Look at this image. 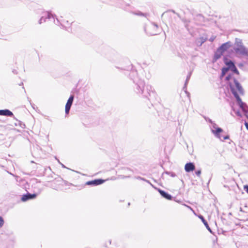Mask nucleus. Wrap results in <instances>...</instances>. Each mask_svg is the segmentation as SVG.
<instances>
[{
	"label": "nucleus",
	"mask_w": 248,
	"mask_h": 248,
	"mask_svg": "<svg viewBox=\"0 0 248 248\" xmlns=\"http://www.w3.org/2000/svg\"><path fill=\"white\" fill-rule=\"evenodd\" d=\"M130 71L129 73V77L134 83V90L135 92L139 95H141L143 98H148L149 100L151 101L152 96L155 97V93L152 90V87L150 85H147L145 86L144 81L139 78L137 71L133 68L132 64L128 67L130 68Z\"/></svg>",
	"instance_id": "nucleus-1"
},
{
	"label": "nucleus",
	"mask_w": 248,
	"mask_h": 248,
	"mask_svg": "<svg viewBox=\"0 0 248 248\" xmlns=\"http://www.w3.org/2000/svg\"><path fill=\"white\" fill-rule=\"evenodd\" d=\"M56 16L55 15H53L50 12H44L42 14V16L39 20L38 21V23L39 24H41L43 22H46V19H53L54 20V23L58 25L59 23H60L62 26H63L62 23L60 22L58 18H56V21L55 20V17Z\"/></svg>",
	"instance_id": "nucleus-2"
},
{
	"label": "nucleus",
	"mask_w": 248,
	"mask_h": 248,
	"mask_svg": "<svg viewBox=\"0 0 248 248\" xmlns=\"http://www.w3.org/2000/svg\"><path fill=\"white\" fill-rule=\"evenodd\" d=\"M212 126L211 127V131L214 134L215 137L220 140H221V135L220 133L223 132V129L217 126V124L214 123L211 124Z\"/></svg>",
	"instance_id": "nucleus-3"
},
{
	"label": "nucleus",
	"mask_w": 248,
	"mask_h": 248,
	"mask_svg": "<svg viewBox=\"0 0 248 248\" xmlns=\"http://www.w3.org/2000/svg\"><path fill=\"white\" fill-rule=\"evenodd\" d=\"M233 50L237 54L248 57V49L244 45H239L237 47H233Z\"/></svg>",
	"instance_id": "nucleus-4"
},
{
	"label": "nucleus",
	"mask_w": 248,
	"mask_h": 248,
	"mask_svg": "<svg viewBox=\"0 0 248 248\" xmlns=\"http://www.w3.org/2000/svg\"><path fill=\"white\" fill-rule=\"evenodd\" d=\"M105 182V180L101 178L96 179L93 180L87 181L86 185L91 186H96L103 184Z\"/></svg>",
	"instance_id": "nucleus-5"
},
{
	"label": "nucleus",
	"mask_w": 248,
	"mask_h": 248,
	"mask_svg": "<svg viewBox=\"0 0 248 248\" xmlns=\"http://www.w3.org/2000/svg\"><path fill=\"white\" fill-rule=\"evenodd\" d=\"M37 194L36 193L31 194L28 192L22 195L21 200L22 202H26L29 200L35 199L37 197Z\"/></svg>",
	"instance_id": "nucleus-6"
},
{
	"label": "nucleus",
	"mask_w": 248,
	"mask_h": 248,
	"mask_svg": "<svg viewBox=\"0 0 248 248\" xmlns=\"http://www.w3.org/2000/svg\"><path fill=\"white\" fill-rule=\"evenodd\" d=\"M0 115L11 117H13L14 119H16L13 113L8 109H0Z\"/></svg>",
	"instance_id": "nucleus-7"
},
{
	"label": "nucleus",
	"mask_w": 248,
	"mask_h": 248,
	"mask_svg": "<svg viewBox=\"0 0 248 248\" xmlns=\"http://www.w3.org/2000/svg\"><path fill=\"white\" fill-rule=\"evenodd\" d=\"M232 45V44L230 41H228L225 43L222 44L218 48H219L220 50H221L223 53L227 51L230 47H231Z\"/></svg>",
	"instance_id": "nucleus-8"
},
{
	"label": "nucleus",
	"mask_w": 248,
	"mask_h": 248,
	"mask_svg": "<svg viewBox=\"0 0 248 248\" xmlns=\"http://www.w3.org/2000/svg\"><path fill=\"white\" fill-rule=\"evenodd\" d=\"M156 189L157 190V191H158V192L160 193V194L161 195V196L162 197L165 198L167 200H172V196L169 193L163 190L159 189V188H157Z\"/></svg>",
	"instance_id": "nucleus-9"
},
{
	"label": "nucleus",
	"mask_w": 248,
	"mask_h": 248,
	"mask_svg": "<svg viewBox=\"0 0 248 248\" xmlns=\"http://www.w3.org/2000/svg\"><path fill=\"white\" fill-rule=\"evenodd\" d=\"M195 169V165L193 162H188L185 166V170L186 172H190Z\"/></svg>",
	"instance_id": "nucleus-10"
},
{
	"label": "nucleus",
	"mask_w": 248,
	"mask_h": 248,
	"mask_svg": "<svg viewBox=\"0 0 248 248\" xmlns=\"http://www.w3.org/2000/svg\"><path fill=\"white\" fill-rule=\"evenodd\" d=\"M223 62L227 66V67H226L228 68L229 70H230L232 67L235 65L234 62L232 61L229 60L226 57H224Z\"/></svg>",
	"instance_id": "nucleus-11"
},
{
	"label": "nucleus",
	"mask_w": 248,
	"mask_h": 248,
	"mask_svg": "<svg viewBox=\"0 0 248 248\" xmlns=\"http://www.w3.org/2000/svg\"><path fill=\"white\" fill-rule=\"evenodd\" d=\"M223 54V52H222L221 50H220L219 48H217V50L215 52L214 57L213 59V62H215L219 58H220Z\"/></svg>",
	"instance_id": "nucleus-12"
},
{
	"label": "nucleus",
	"mask_w": 248,
	"mask_h": 248,
	"mask_svg": "<svg viewBox=\"0 0 248 248\" xmlns=\"http://www.w3.org/2000/svg\"><path fill=\"white\" fill-rule=\"evenodd\" d=\"M233 82L236 88H237L240 93L243 94L244 91L242 86L241 85L239 81L235 78H233Z\"/></svg>",
	"instance_id": "nucleus-13"
},
{
	"label": "nucleus",
	"mask_w": 248,
	"mask_h": 248,
	"mask_svg": "<svg viewBox=\"0 0 248 248\" xmlns=\"http://www.w3.org/2000/svg\"><path fill=\"white\" fill-rule=\"evenodd\" d=\"M239 107L244 112L245 117L248 119V106L245 103L244 105H240Z\"/></svg>",
	"instance_id": "nucleus-14"
},
{
	"label": "nucleus",
	"mask_w": 248,
	"mask_h": 248,
	"mask_svg": "<svg viewBox=\"0 0 248 248\" xmlns=\"http://www.w3.org/2000/svg\"><path fill=\"white\" fill-rule=\"evenodd\" d=\"M207 39V38L206 37H201L196 40L195 43L197 46H201L204 42L206 41Z\"/></svg>",
	"instance_id": "nucleus-15"
},
{
	"label": "nucleus",
	"mask_w": 248,
	"mask_h": 248,
	"mask_svg": "<svg viewBox=\"0 0 248 248\" xmlns=\"http://www.w3.org/2000/svg\"><path fill=\"white\" fill-rule=\"evenodd\" d=\"M228 85L229 86L231 92H232V94L233 95L235 98L237 97L238 96H239L237 91L235 89L234 86H233L231 82H229L228 83Z\"/></svg>",
	"instance_id": "nucleus-16"
},
{
	"label": "nucleus",
	"mask_w": 248,
	"mask_h": 248,
	"mask_svg": "<svg viewBox=\"0 0 248 248\" xmlns=\"http://www.w3.org/2000/svg\"><path fill=\"white\" fill-rule=\"evenodd\" d=\"M200 218L202 219V222L203 223L204 225L205 226L207 229L210 232H213L209 227L207 221L204 219V217L202 216L200 217Z\"/></svg>",
	"instance_id": "nucleus-17"
},
{
	"label": "nucleus",
	"mask_w": 248,
	"mask_h": 248,
	"mask_svg": "<svg viewBox=\"0 0 248 248\" xmlns=\"http://www.w3.org/2000/svg\"><path fill=\"white\" fill-rule=\"evenodd\" d=\"M72 104H73V103L72 102L67 101V103L65 105V112L66 114H69Z\"/></svg>",
	"instance_id": "nucleus-18"
},
{
	"label": "nucleus",
	"mask_w": 248,
	"mask_h": 248,
	"mask_svg": "<svg viewBox=\"0 0 248 248\" xmlns=\"http://www.w3.org/2000/svg\"><path fill=\"white\" fill-rule=\"evenodd\" d=\"M234 47H237L239 45H243L242 40L239 38H236L234 43Z\"/></svg>",
	"instance_id": "nucleus-19"
},
{
	"label": "nucleus",
	"mask_w": 248,
	"mask_h": 248,
	"mask_svg": "<svg viewBox=\"0 0 248 248\" xmlns=\"http://www.w3.org/2000/svg\"><path fill=\"white\" fill-rule=\"evenodd\" d=\"M134 15L139 16H146L148 14L146 13H143L140 11H137L136 12H134L132 13Z\"/></svg>",
	"instance_id": "nucleus-20"
},
{
	"label": "nucleus",
	"mask_w": 248,
	"mask_h": 248,
	"mask_svg": "<svg viewBox=\"0 0 248 248\" xmlns=\"http://www.w3.org/2000/svg\"><path fill=\"white\" fill-rule=\"evenodd\" d=\"M191 74H192V72H190L187 75L186 78V81H185V87L187 86V84H188V83L189 82V79L190 78V77H191Z\"/></svg>",
	"instance_id": "nucleus-21"
},
{
	"label": "nucleus",
	"mask_w": 248,
	"mask_h": 248,
	"mask_svg": "<svg viewBox=\"0 0 248 248\" xmlns=\"http://www.w3.org/2000/svg\"><path fill=\"white\" fill-rule=\"evenodd\" d=\"M15 120L16 121H17V122H18V123L15 124V125L16 126L19 125L20 127H21V128H23L25 127V124L23 122H22L18 120L16 118Z\"/></svg>",
	"instance_id": "nucleus-22"
},
{
	"label": "nucleus",
	"mask_w": 248,
	"mask_h": 248,
	"mask_svg": "<svg viewBox=\"0 0 248 248\" xmlns=\"http://www.w3.org/2000/svg\"><path fill=\"white\" fill-rule=\"evenodd\" d=\"M235 98H236V102H237V103L238 106L244 105L245 102H243L242 101V99H241V98H240V97L239 96H238Z\"/></svg>",
	"instance_id": "nucleus-23"
},
{
	"label": "nucleus",
	"mask_w": 248,
	"mask_h": 248,
	"mask_svg": "<svg viewBox=\"0 0 248 248\" xmlns=\"http://www.w3.org/2000/svg\"><path fill=\"white\" fill-rule=\"evenodd\" d=\"M229 70L226 67H223L221 69V77H223Z\"/></svg>",
	"instance_id": "nucleus-24"
},
{
	"label": "nucleus",
	"mask_w": 248,
	"mask_h": 248,
	"mask_svg": "<svg viewBox=\"0 0 248 248\" xmlns=\"http://www.w3.org/2000/svg\"><path fill=\"white\" fill-rule=\"evenodd\" d=\"M230 105H231V107H232V110L234 112H235V114H236V115H237V116H239V117H242V115H241V112H240V111H239V110H238L235 111V109H234V107H233V105H232V104H230Z\"/></svg>",
	"instance_id": "nucleus-25"
},
{
	"label": "nucleus",
	"mask_w": 248,
	"mask_h": 248,
	"mask_svg": "<svg viewBox=\"0 0 248 248\" xmlns=\"http://www.w3.org/2000/svg\"><path fill=\"white\" fill-rule=\"evenodd\" d=\"M230 70H231L233 73H234L236 75H238L239 74V71L238 70V69L235 65H234L233 67H232Z\"/></svg>",
	"instance_id": "nucleus-26"
},
{
	"label": "nucleus",
	"mask_w": 248,
	"mask_h": 248,
	"mask_svg": "<svg viewBox=\"0 0 248 248\" xmlns=\"http://www.w3.org/2000/svg\"><path fill=\"white\" fill-rule=\"evenodd\" d=\"M182 21L184 23L185 28L188 30V23H189V21L188 20H186V19H182Z\"/></svg>",
	"instance_id": "nucleus-27"
},
{
	"label": "nucleus",
	"mask_w": 248,
	"mask_h": 248,
	"mask_svg": "<svg viewBox=\"0 0 248 248\" xmlns=\"http://www.w3.org/2000/svg\"><path fill=\"white\" fill-rule=\"evenodd\" d=\"M163 173H166V174L169 175L172 177H174L176 176L175 173L172 171H166Z\"/></svg>",
	"instance_id": "nucleus-28"
},
{
	"label": "nucleus",
	"mask_w": 248,
	"mask_h": 248,
	"mask_svg": "<svg viewBox=\"0 0 248 248\" xmlns=\"http://www.w3.org/2000/svg\"><path fill=\"white\" fill-rule=\"evenodd\" d=\"M235 245H236V247L237 248H248V245L246 244H242V245H239L237 243H236Z\"/></svg>",
	"instance_id": "nucleus-29"
},
{
	"label": "nucleus",
	"mask_w": 248,
	"mask_h": 248,
	"mask_svg": "<svg viewBox=\"0 0 248 248\" xmlns=\"http://www.w3.org/2000/svg\"><path fill=\"white\" fill-rule=\"evenodd\" d=\"M74 99V95L73 94H72L70 96L69 98H68L67 101L73 103V101Z\"/></svg>",
	"instance_id": "nucleus-30"
},
{
	"label": "nucleus",
	"mask_w": 248,
	"mask_h": 248,
	"mask_svg": "<svg viewBox=\"0 0 248 248\" xmlns=\"http://www.w3.org/2000/svg\"><path fill=\"white\" fill-rule=\"evenodd\" d=\"M229 138H230V136L228 135H227L225 136H221V140L223 141L224 140H228L229 139Z\"/></svg>",
	"instance_id": "nucleus-31"
},
{
	"label": "nucleus",
	"mask_w": 248,
	"mask_h": 248,
	"mask_svg": "<svg viewBox=\"0 0 248 248\" xmlns=\"http://www.w3.org/2000/svg\"><path fill=\"white\" fill-rule=\"evenodd\" d=\"M232 78V75L231 74H229L225 77L226 81H229Z\"/></svg>",
	"instance_id": "nucleus-32"
},
{
	"label": "nucleus",
	"mask_w": 248,
	"mask_h": 248,
	"mask_svg": "<svg viewBox=\"0 0 248 248\" xmlns=\"http://www.w3.org/2000/svg\"><path fill=\"white\" fill-rule=\"evenodd\" d=\"M183 90L185 92L186 94L187 95V96L189 97L190 96L189 93L186 90V86L185 87V86L183 87Z\"/></svg>",
	"instance_id": "nucleus-33"
},
{
	"label": "nucleus",
	"mask_w": 248,
	"mask_h": 248,
	"mask_svg": "<svg viewBox=\"0 0 248 248\" xmlns=\"http://www.w3.org/2000/svg\"><path fill=\"white\" fill-rule=\"evenodd\" d=\"M204 119L207 122H208L210 124H212L213 122V121L208 117H204Z\"/></svg>",
	"instance_id": "nucleus-34"
},
{
	"label": "nucleus",
	"mask_w": 248,
	"mask_h": 248,
	"mask_svg": "<svg viewBox=\"0 0 248 248\" xmlns=\"http://www.w3.org/2000/svg\"><path fill=\"white\" fill-rule=\"evenodd\" d=\"M151 27L153 29H157L158 25L155 23H152Z\"/></svg>",
	"instance_id": "nucleus-35"
},
{
	"label": "nucleus",
	"mask_w": 248,
	"mask_h": 248,
	"mask_svg": "<svg viewBox=\"0 0 248 248\" xmlns=\"http://www.w3.org/2000/svg\"><path fill=\"white\" fill-rule=\"evenodd\" d=\"M201 170H196L195 172L196 175H197L198 177H200L201 174Z\"/></svg>",
	"instance_id": "nucleus-36"
},
{
	"label": "nucleus",
	"mask_w": 248,
	"mask_h": 248,
	"mask_svg": "<svg viewBox=\"0 0 248 248\" xmlns=\"http://www.w3.org/2000/svg\"><path fill=\"white\" fill-rule=\"evenodd\" d=\"M144 31L146 32L147 34H149L150 35H155L157 34L156 32H147L146 28H144Z\"/></svg>",
	"instance_id": "nucleus-37"
},
{
	"label": "nucleus",
	"mask_w": 248,
	"mask_h": 248,
	"mask_svg": "<svg viewBox=\"0 0 248 248\" xmlns=\"http://www.w3.org/2000/svg\"><path fill=\"white\" fill-rule=\"evenodd\" d=\"M4 224V220L3 218L0 216V228H1Z\"/></svg>",
	"instance_id": "nucleus-38"
},
{
	"label": "nucleus",
	"mask_w": 248,
	"mask_h": 248,
	"mask_svg": "<svg viewBox=\"0 0 248 248\" xmlns=\"http://www.w3.org/2000/svg\"><path fill=\"white\" fill-rule=\"evenodd\" d=\"M216 37L215 36L213 35L209 38V41L211 42H213L216 39Z\"/></svg>",
	"instance_id": "nucleus-39"
},
{
	"label": "nucleus",
	"mask_w": 248,
	"mask_h": 248,
	"mask_svg": "<svg viewBox=\"0 0 248 248\" xmlns=\"http://www.w3.org/2000/svg\"><path fill=\"white\" fill-rule=\"evenodd\" d=\"M244 189L248 194V185L244 186Z\"/></svg>",
	"instance_id": "nucleus-40"
},
{
	"label": "nucleus",
	"mask_w": 248,
	"mask_h": 248,
	"mask_svg": "<svg viewBox=\"0 0 248 248\" xmlns=\"http://www.w3.org/2000/svg\"><path fill=\"white\" fill-rule=\"evenodd\" d=\"M146 182L149 184L153 187L155 188V189H157V188L155 187L152 184V183L148 180H146Z\"/></svg>",
	"instance_id": "nucleus-41"
},
{
	"label": "nucleus",
	"mask_w": 248,
	"mask_h": 248,
	"mask_svg": "<svg viewBox=\"0 0 248 248\" xmlns=\"http://www.w3.org/2000/svg\"><path fill=\"white\" fill-rule=\"evenodd\" d=\"M28 100L29 101L32 107L34 108V106H35V105L34 104H32L31 103V100L29 99V98H28Z\"/></svg>",
	"instance_id": "nucleus-42"
},
{
	"label": "nucleus",
	"mask_w": 248,
	"mask_h": 248,
	"mask_svg": "<svg viewBox=\"0 0 248 248\" xmlns=\"http://www.w3.org/2000/svg\"><path fill=\"white\" fill-rule=\"evenodd\" d=\"M244 124H245V125L246 126V128L248 130V123L245 122V123H244Z\"/></svg>",
	"instance_id": "nucleus-43"
},
{
	"label": "nucleus",
	"mask_w": 248,
	"mask_h": 248,
	"mask_svg": "<svg viewBox=\"0 0 248 248\" xmlns=\"http://www.w3.org/2000/svg\"><path fill=\"white\" fill-rule=\"evenodd\" d=\"M57 160H58V161L59 162V163L60 164H61L62 167L63 168H66V167H65V166L63 164H62V163H61V162H60V161L58 159H57Z\"/></svg>",
	"instance_id": "nucleus-44"
},
{
	"label": "nucleus",
	"mask_w": 248,
	"mask_h": 248,
	"mask_svg": "<svg viewBox=\"0 0 248 248\" xmlns=\"http://www.w3.org/2000/svg\"><path fill=\"white\" fill-rule=\"evenodd\" d=\"M12 72L14 74H17V71L16 70V69H13L12 70Z\"/></svg>",
	"instance_id": "nucleus-45"
},
{
	"label": "nucleus",
	"mask_w": 248,
	"mask_h": 248,
	"mask_svg": "<svg viewBox=\"0 0 248 248\" xmlns=\"http://www.w3.org/2000/svg\"><path fill=\"white\" fill-rule=\"evenodd\" d=\"M136 179H138V180H141L142 179V177H140V176H137L136 177Z\"/></svg>",
	"instance_id": "nucleus-46"
},
{
	"label": "nucleus",
	"mask_w": 248,
	"mask_h": 248,
	"mask_svg": "<svg viewBox=\"0 0 248 248\" xmlns=\"http://www.w3.org/2000/svg\"><path fill=\"white\" fill-rule=\"evenodd\" d=\"M239 210H240V212H244V211L243 210L242 207H240Z\"/></svg>",
	"instance_id": "nucleus-47"
},
{
	"label": "nucleus",
	"mask_w": 248,
	"mask_h": 248,
	"mask_svg": "<svg viewBox=\"0 0 248 248\" xmlns=\"http://www.w3.org/2000/svg\"><path fill=\"white\" fill-rule=\"evenodd\" d=\"M141 180L146 182V179L142 177V179Z\"/></svg>",
	"instance_id": "nucleus-48"
},
{
	"label": "nucleus",
	"mask_w": 248,
	"mask_h": 248,
	"mask_svg": "<svg viewBox=\"0 0 248 248\" xmlns=\"http://www.w3.org/2000/svg\"><path fill=\"white\" fill-rule=\"evenodd\" d=\"M23 85V82H21L20 84H19V85H20V86H21V85Z\"/></svg>",
	"instance_id": "nucleus-49"
},
{
	"label": "nucleus",
	"mask_w": 248,
	"mask_h": 248,
	"mask_svg": "<svg viewBox=\"0 0 248 248\" xmlns=\"http://www.w3.org/2000/svg\"><path fill=\"white\" fill-rule=\"evenodd\" d=\"M222 232L224 233V232H226V231H223Z\"/></svg>",
	"instance_id": "nucleus-50"
},
{
	"label": "nucleus",
	"mask_w": 248,
	"mask_h": 248,
	"mask_svg": "<svg viewBox=\"0 0 248 248\" xmlns=\"http://www.w3.org/2000/svg\"><path fill=\"white\" fill-rule=\"evenodd\" d=\"M198 16H200V17H202V16H201V15H199Z\"/></svg>",
	"instance_id": "nucleus-51"
},
{
	"label": "nucleus",
	"mask_w": 248,
	"mask_h": 248,
	"mask_svg": "<svg viewBox=\"0 0 248 248\" xmlns=\"http://www.w3.org/2000/svg\"><path fill=\"white\" fill-rule=\"evenodd\" d=\"M23 89L24 90V91H25V92L26 91H25V88H24V87H23Z\"/></svg>",
	"instance_id": "nucleus-52"
},
{
	"label": "nucleus",
	"mask_w": 248,
	"mask_h": 248,
	"mask_svg": "<svg viewBox=\"0 0 248 248\" xmlns=\"http://www.w3.org/2000/svg\"><path fill=\"white\" fill-rule=\"evenodd\" d=\"M173 13H175V11L174 10H172Z\"/></svg>",
	"instance_id": "nucleus-53"
},
{
	"label": "nucleus",
	"mask_w": 248,
	"mask_h": 248,
	"mask_svg": "<svg viewBox=\"0 0 248 248\" xmlns=\"http://www.w3.org/2000/svg\"><path fill=\"white\" fill-rule=\"evenodd\" d=\"M124 70H126L127 71H128V69H126V70H125V69H124Z\"/></svg>",
	"instance_id": "nucleus-54"
},
{
	"label": "nucleus",
	"mask_w": 248,
	"mask_h": 248,
	"mask_svg": "<svg viewBox=\"0 0 248 248\" xmlns=\"http://www.w3.org/2000/svg\"><path fill=\"white\" fill-rule=\"evenodd\" d=\"M31 163H34L33 161H31Z\"/></svg>",
	"instance_id": "nucleus-55"
},
{
	"label": "nucleus",
	"mask_w": 248,
	"mask_h": 248,
	"mask_svg": "<svg viewBox=\"0 0 248 248\" xmlns=\"http://www.w3.org/2000/svg\"><path fill=\"white\" fill-rule=\"evenodd\" d=\"M109 244H111V241H109Z\"/></svg>",
	"instance_id": "nucleus-56"
}]
</instances>
